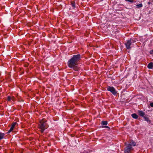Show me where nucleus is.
Here are the masks:
<instances>
[{"label":"nucleus","mask_w":153,"mask_h":153,"mask_svg":"<svg viewBox=\"0 0 153 153\" xmlns=\"http://www.w3.org/2000/svg\"><path fill=\"white\" fill-rule=\"evenodd\" d=\"M81 60L80 54L74 55L73 57L69 59L68 62V67L73 69L74 70L78 71L79 68L78 67V63Z\"/></svg>","instance_id":"1"},{"label":"nucleus","mask_w":153,"mask_h":153,"mask_svg":"<svg viewBox=\"0 0 153 153\" xmlns=\"http://www.w3.org/2000/svg\"><path fill=\"white\" fill-rule=\"evenodd\" d=\"M45 120L43 119L40 121L38 125V127L39 129V131L42 133H43L44 130L48 128V126Z\"/></svg>","instance_id":"2"},{"label":"nucleus","mask_w":153,"mask_h":153,"mask_svg":"<svg viewBox=\"0 0 153 153\" xmlns=\"http://www.w3.org/2000/svg\"><path fill=\"white\" fill-rule=\"evenodd\" d=\"M136 41L134 39H130L127 40L126 42L125 43V45L126 46V48L127 49L129 50L131 48V45L132 43L136 42Z\"/></svg>","instance_id":"3"},{"label":"nucleus","mask_w":153,"mask_h":153,"mask_svg":"<svg viewBox=\"0 0 153 153\" xmlns=\"http://www.w3.org/2000/svg\"><path fill=\"white\" fill-rule=\"evenodd\" d=\"M125 145L126 146V147L124 149V152L125 153H129L133 148L130 145H128V143H127L126 142L125 143Z\"/></svg>","instance_id":"4"},{"label":"nucleus","mask_w":153,"mask_h":153,"mask_svg":"<svg viewBox=\"0 0 153 153\" xmlns=\"http://www.w3.org/2000/svg\"><path fill=\"white\" fill-rule=\"evenodd\" d=\"M107 90L111 92L114 95H115L117 93V91L113 87L108 86Z\"/></svg>","instance_id":"5"},{"label":"nucleus","mask_w":153,"mask_h":153,"mask_svg":"<svg viewBox=\"0 0 153 153\" xmlns=\"http://www.w3.org/2000/svg\"><path fill=\"white\" fill-rule=\"evenodd\" d=\"M137 113L139 115L142 117H144L145 115V113L141 110H138L137 111Z\"/></svg>","instance_id":"6"},{"label":"nucleus","mask_w":153,"mask_h":153,"mask_svg":"<svg viewBox=\"0 0 153 153\" xmlns=\"http://www.w3.org/2000/svg\"><path fill=\"white\" fill-rule=\"evenodd\" d=\"M147 67L149 69H152L153 67V63L152 62L149 63L147 65Z\"/></svg>","instance_id":"7"},{"label":"nucleus","mask_w":153,"mask_h":153,"mask_svg":"<svg viewBox=\"0 0 153 153\" xmlns=\"http://www.w3.org/2000/svg\"><path fill=\"white\" fill-rule=\"evenodd\" d=\"M131 116L133 118L136 119H137L138 117V116L135 113L132 114Z\"/></svg>","instance_id":"8"},{"label":"nucleus","mask_w":153,"mask_h":153,"mask_svg":"<svg viewBox=\"0 0 153 153\" xmlns=\"http://www.w3.org/2000/svg\"><path fill=\"white\" fill-rule=\"evenodd\" d=\"M128 145H130L131 146H135L136 145V143L132 140L131 141L130 143L128 144Z\"/></svg>","instance_id":"9"},{"label":"nucleus","mask_w":153,"mask_h":153,"mask_svg":"<svg viewBox=\"0 0 153 153\" xmlns=\"http://www.w3.org/2000/svg\"><path fill=\"white\" fill-rule=\"evenodd\" d=\"M144 118V120L147 121L148 123H150V120H149L148 117H146L145 116L144 117H143Z\"/></svg>","instance_id":"10"},{"label":"nucleus","mask_w":153,"mask_h":153,"mask_svg":"<svg viewBox=\"0 0 153 153\" xmlns=\"http://www.w3.org/2000/svg\"><path fill=\"white\" fill-rule=\"evenodd\" d=\"M5 135L4 133H2L0 132V140L4 138Z\"/></svg>","instance_id":"11"},{"label":"nucleus","mask_w":153,"mask_h":153,"mask_svg":"<svg viewBox=\"0 0 153 153\" xmlns=\"http://www.w3.org/2000/svg\"><path fill=\"white\" fill-rule=\"evenodd\" d=\"M108 124V122L107 121H102L101 122V124L102 125H106Z\"/></svg>","instance_id":"12"},{"label":"nucleus","mask_w":153,"mask_h":153,"mask_svg":"<svg viewBox=\"0 0 153 153\" xmlns=\"http://www.w3.org/2000/svg\"><path fill=\"white\" fill-rule=\"evenodd\" d=\"M71 5L72 6V7L74 8H75V2L74 1H71Z\"/></svg>","instance_id":"13"},{"label":"nucleus","mask_w":153,"mask_h":153,"mask_svg":"<svg viewBox=\"0 0 153 153\" xmlns=\"http://www.w3.org/2000/svg\"><path fill=\"white\" fill-rule=\"evenodd\" d=\"M17 124V123L16 122H13L12 123L11 126L14 128L15 126Z\"/></svg>","instance_id":"14"},{"label":"nucleus","mask_w":153,"mask_h":153,"mask_svg":"<svg viewBox=\"0 0 153 153\" xmlns=\"http://www.w3.org/2000/svg\"><path fill=\"white\" fill-rule=\"evenodd\" d=\"M136 6L138 7H142L143 6V4H139L136 5Z\"/></svg>","instance_id":"15"},{"label":"nucleus","mask_w":153,"mask_h":153,"mask_svg":"<svg viewBox=\"0 0 153 153\" xmlns=\"http://www.w3.org/2000/svg\"><path fill=\"white\" fill-rule=\"evenodd\" d=\"M7 100L8 101H10L11 100V97L10 96H8L7 97Z\"/></svg>","instance_id":"16"},{"label":"nucleus","mask_w":153,"mask_h":153,"mask_svg":"<svg viewBox=\"0 0 153 153\" xmlns=\"http://www.w3.org/2000/svg\"><path fill=\"white\" fill-rule=\"evenodd\" d=\"M13 128H14L13 127H12L11 126V127L10 128V130L8 131V132L10 133V132H11V131H13Z\"/></svg>","instance_id":"17"},{"label":"nucleus","mask_w":153,"mask_h":153,"mask_svg":"<svg viewBox=\"0 0 153 153\" xmlns=\"http://www.w3.org/2000/svg\"><path fill=\"white\" fill-rule=\"evenodd\" d=\"M11 100H12L13 101H15L16 99L15 97L14 96H12L11 97Z\"/></svg>","instance_id":"18"},{"label":"nucleus","mask_w":153,"mask_h":153,"mask_svg":"<svg viewBox=\"0 0 153 153\" xmlns=\"http://www.w3.org/2000/svg\"><path fill=\"white\" fill-rule=\"evenodd\" d=\"M149 53L150 54H153V50H151Z\"/></svg>","instance_id":"19"},{"label":"nucleus","mask_w":153,"mask_h":153,"mask_svg":"<svg viewBox=\"0 0 153 153\" xmlns=\"http://www.w3.org/2000/svg\"><path fill=\"white\" fill-rule=\"evenodd\" d=\"M126 1H129L131 2H132L133 1V0H126Z\"/></svg>","instance_id":"20"},{"label":"nucleus","mask_w":153,"mask_h":153,"mask_svg":"<svg viewBox=\"0 0 153 153\" xmlns=\"http://www.w3.org/2000/svg\"><path fill=\"white\" fill-rule=\"evenodd\" d=\"M150 105L151 107H153V102L150 103Z\"/></svg>","instance_id":"21"},{"label":"nucleus","mask_w":153,"mask_h":153,"mask_svg":"<svg viewBox=\"0 0 153 153\" xmlns=\"http://www.w3.org/2000/svg\"><path fill=\"white\" fill-rule=\"evenodd\" d=\"M104 127L108 128L109 129H110V128L108 126H104Z\"/></svg>","instance_id":"22"}]
</instances>
